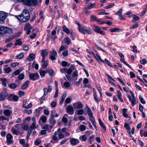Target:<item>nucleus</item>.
Here are the masks:
<instances>
[{
  "instance_id": "1",
  "label": "nucleus",
  "mask_w": 147,
  "mask_h": 147,
  "mask_svg": "<svg viewBox=\"0 0 147 147\" xmlns=\"http://www.w3.org/2000/svg\"><path fill=\"white\" fill-rule=\"evenodd\" d=\"M18 20L22 22H25L28 21L30 18V14L27 9H24L22 13L19 15L15 16Z\"/></svg>"
},
{
  "instance_id": "2",
  "label": "nucleus",
  "mask_w": 147,
  "mask_h": 147,
  "mask_svg": "<svg viewBox=\"0 0 147 147\" xmlns=\"http://www.w3.org/2000/svg\"><path fill=\"white\" fill-rule=\"evenodd\" d=\"M13 32V30L11 28L3 26L0 27V36L6 33L11 34Z\"/></svg>"
},
{
  "instance_id": "3",
  "label": "nucleus",
  "mask_w": 147,
  "mask_h": 147,
  "mask_svg": "<svg viewBox=\"0 0 147 147\" xmlns=\"http://www.w3.org/2000/svg\"><path fill=\"white\" fill-rule=\"evenodd\" d=\"M55 113V111H51L50 115V118L49 120V122L51 124L50 125V128L51 129H52L53 128L56 123V121L54 119Z\"/></svg>"
},
{
  "instance_id": "4",
  "label": "nucleus",
  "mask_w": 147,
  "mask_h": 147,
  "mask_svg": "<svg viewBox=\"0 0 147 147\" xmlns=\"http://www.w3.org/2000/svg\"><path fill=\"white\" fill-rule=\"evenodd\" d=\"M30 79L33 81L36 80L39 78V76L37 73H31L29 75Z\"/></svg>"
},
{
  "instance_id": "5",
  "label": "nucleus",
  "mask_w": 147,
  "mask_h": 147,
  "mask_svg": "<svg viewBox=\"0 0 147 147\" xmlns=\"http://www.w3.org/2000/svg\"><path fill=\"white\" fill-rule=\"evenodd\" d=\"M93 29L94 32L100 34L104 35L105 34V32L101 30V28L98 26L94 25L93 26Z\"/></svg>"
},
{
  "instance_id": "6",
  "label": "nucleus",
  "mask_w": 147,
  "mask_h": 147,
  "mask_svg": "<svg viewBox=\"0 0 147 147\" xmlns=\"http://www.w3.org/2000/svg\"><path fill=\"white\" fill-rule=\"evenodd\" d=\"M73 106L76 109H81L83 108V105L80 101L76 102L73 104Z\"/></svg>"
},
{
  "instance_id": "7",
  "label": "nucleus",
  "mask_w": 147,
  "mask_h": 147,
  "mask_svg": "<svg viewBox=\"0 0 147 147\" xmlns=\"http://www.w3.org/2000/svg\"><path fill=\"white\" fill-rule=\"evenodd\" d=\"M40 54L42 58L41 62L42 63L45 60L46 57L48 55V53L47 50L46 49L42 50L40 53Z\"/></svg>"
},
{
  "instance_id": "8",
  "label": "nucleus",
  "mask_w": 147,
  "mask_h": 147,
  "mask_svg": "<svg viewBox=\"0 0 147 147\" xmlns=\"http://www.w3.org/2000/svg\"><path fill=\"white\" fill-rule=\"evenodd\" d=\"M7 142L8 145L12 144L14 143L13 136L10 133H8L6 136Z\"/></svg>"
},
{
  "instance_id": "9",
  "label": "nucleus",
  "mask_w": 147,
  "mask_h": 147,
  "mask_svg": "<svg viewBox=\"0 0 147 147\" xmlns=\"http://www.w3.org/2000/svg\"><path fill=\"white\" fill-rule=\"evenodd\" d=\"M66 112L70 115H72L74 113V110L73 107L70 105H69L66 109Z\"/></svg>"
},
{
  "instance_id": "10",
  "label": "nucleus",
  "mask_w": 147,
  "mask_h": 147,
  "mask_svg": "<svg viewBox=\"0 0 147 147\" xmlns=\"http://www.w3.org/2000/svg\"><path fill=\"white\" fill-rule=\"evenodd\" d=\"M7 16L6 13L0 11V23H3Z\"/></svg>"
},
{
  "instance_id": "11",
  "label": "nucleus",
  "mask_w": 147,
  "mask_h": 147,
  "mask_svg": "<svg viewBox=\"0 0 147 147\" xmlns=\"http://www.w3.org/2000/svg\"><path fill=\"white\" fill-rule=\"evenodd\" d=\"M32 28L30 24L29 23H27L26 24L25 28V30L27 31L26 34L27 35H29L30 34L31 32V30Z\"/></svg>"
},
{
  "instance_id": "12",
  "label": "nucleus",
  "mask_w": 147,
  "mask_h": 147,
  "mask_svg": "<svg viewBox=\"0 0 147 147\" xmlns=\"http://www.w3.org/2000/svg\"><path fill=\"white\" fill-rule=\"evenodd\" d=\"M70 143L72 145H76L80 142L78 140L73 138H70Z\"/></svg>"
},
{
  "instance_id": "13",
  "label": "nucleus",
  "mask_w": 147,
  "mask_h": 147,
  "mask_svg": "<svg viewBox=\"0 0 147 147\" xmlns=\"http://www.w3.org/2000/svg\"><path fill=\"white\" fill-rule=\"evenodd\" d=\"M8 94V93L6 91L1 93L0 94V101L4 100Z\"/></svg>"
},
{
  "instance_id": "14",
  "label": "nucleus",
  "mask_w": 147,
  "mask_h": 147,
  "mask_svg": "<svg viewBox=\"0 0 147 147\" xmlns=\"http://www.w3.org/2000/svg\"><path fill=\"white\" fill-rule=\"evenodd\" d=\"M3 114L5 116H9L12 114V111L9 109H7L4 110Z\"/></svg>"
},
{
  "instance_id": "15",
  "label": "nucleus",
  "mask_w": 147,
  "mask_h": 147,
  "mask_svg": "<svg viewBox=\"0 0 147 147\" xmlns=\"http://www.w3.org/2000/svg\"><path fill=\"white\" fill-rule=\"evenodd\" d=\"M96 5V3H90L86 5L84 8V9L85 10L90 9L93 8Z\"/></svg>"
},
{
  "instance_id": "16",
  "label": "nucleus",
  "mask_w": 147,
  "mask_h": 147,
  "mask_svg": "<svg viewBox=\"0 0 147 147\" xmlns=\"http://www.w3.org/2000/svg\"><path fill=\"white\" fill-rule=\"evenodd\" d=\"M75 68L73 65H71L69 68L68 69H67V73L68 74H71L73 70L75 69Z\"/></svg>"
},
{
  "instance_id": "17",
  "label": "nucleus",
  "mask_w": 147,
  "mask_h": 147,
  "mask_svg": "<svg viewBox=\"0 0 147 147\" xmlns=\"http://www.w3.org/2000/svg\"><path fill=\"white\" fill-rule=\"evenodd\" d=\"M35 56V54L31 53L29 55V57H27V59L29 61H32L34 59Z\"/></svg>"
},
{
  "instance_id": "18",
  "label": "nucleus",
  "mask_w": 147,
  "mask_h": 147,
  "mask_svg": "<svg viewBox=\"0 0 147 147\" xmlns=\"http://www.w3.org/2000/svg\"><path fill=\"white\" fill-rule=\"evenodd\" d=\"M12 132L15 135H18L20 133V132L17 130L14 127H12L11 129Z\"/></svg>"
},
{
  "instance_id": "19",
  "label": "nucleus",
  "mask_w": 147,
  "mask_h": 147,
  "mask_svg": "<svg viewBox=\"0 0 147 147\" xmlns=\"http://www.w3.org/2000/svg\"><path fill=\"white\" fill-rule=\"evenodd\" d=\"M54 71L52 69H48L46 70V73H48L50 76H52L54 75Z\"/></svg>"
},
{
  "instance_id": "20",
  "label": "nucleus",
  "mask_w": 147,
  "mask_h": 147,
  "mask_svg": "<svg viewBox=\"0 0 147 147\" xmlns=\"http://www.w3.org/2000/svg\"><path fill=\"white\" fill-rule=\"evenodd\" d=\"M63 31L67 34H68L70 33V30L67 28L65 25H63L62 26Z\"/></svg>"
},
{
  "instance_id": "21",
  "label": "nucleus",
  "mask_w": 147,
  "mask_h": 147,
  "mask_svg": "<svg viewBox=\"0 0 147 147\" xmlns=\"http://www.w3.org/2000/svg\"><path fill=\"white\" fill-rule=\"evenodd\" d=\"M0 81L2 82V85L4 87L7 86L6 82L7 81V79L6 78H0Z\"/></svg>"
},
{
  "instance_id": "22",
  "label": "nucleus",
  "mask_w": 147,
  "mask_h": 147,
  "mask_svg": "<svg viewBox=\"0 0 147 147\" xmlns=\"http://www.w3.org/2000/svg\"><path fill=\"white\" fill-rule=\"evenodd\" d=\"M29 83V81L28 80H27L26 81L25 83L22 86L21 89L22 90H25L28 87Z\"/></svg>"
},
{
  "instance_id": "23",
  "label": "nucleus",
  "mask_w": 147,
  "mask_h": 147,
  "mask_svg": "<svg viewBox=\"0 0 147 147\" xmlns=\"http://www.w3.org/2000/svg\"><path fill=\"white\" fill-rule=\"evenodd\" d=\"M42 128L45 129V130L47 131L49 133L51 132V129L50 128V125H49L47 124H45Z\"/></svg>"
},
{
  "instance_id": "24",
  "label": "nucleus",
  "mask_w": 147,
  "mask_h": 147,
  "mask_svg": "<svg viewBox=\"0 0 147 147\" xmlns=\"http://www.w3.org/2000/svg\"><path fill=\"white\" fill-rule=\"evenodd\" d=\"M47 120V117L45 115H43L40 117L39 121V123H40L41 121L43 123H45L46 121Z\"/></svg>"
},
{
  "instance_id": "25",
  "label": "nucleus",
  "mask_w": 147,
  "mask_h": 147,
  "mask_svg": "<svg viewBox=\"0 0 147 147\" xmlns=\"http://www.w3.org/2000/svg\"><path fill=\"white\" fill-rule=\"evenodd\" d=\"M85 27H82L81 26V25L80 26V27H78L79 32L83 34H84L85 35L86 34V33L85 32Z\"/></svg>"
},
{
  "instance_id": "26",
  "label": "nucleus",
  "mask_w": 147,
  "mask_h": 147,
  "mask_svg": "<svg viewBox=\"0 0 147 147\" xmlns=\"http://www.w3.org/2000/svg\"><path fill=\"white\" fill-rule=\"evenodd\" d=\"M30 6H34L37 4V0H30Z\"/></svg>"
},
{
  "instance_id": "27",
  "label": "nucleus",
  "mask_w": 147,
  "mask_h": 147,
  "mask_svg": "<svg viewBox=\"0 0 147 147\" xmlns=\"http://www.w3.org/2000/svg\"><path fill=\"white\" fill-rule=\"evenodd\" d=\"M43 63L42 65V67L43 69H45L48 66L49 63V61L48 60H45L43 62Z\"/></svg>"
},
{
  "instance_id": "28",
  "label": "nucleus",
  "mask_w": 147,
  "mask_h": 147,
  "mask_svg": "<svg viewBox=\"0 0 147 147\" xmlns=\"http://www.w3.org/2000/svg\"><path fill=\"white\" fill-rule=\"evenodd\" d=\"M30 0H23L22 1L23 4L26 6H30Z\"/></svg>"
},
{
  "instance_id": "29",
  "label": "nucleus",
  "mask_w": 147,
  "mask_h": 147,
  "mask_svg": "<svg viewBox=\"0 0 147 147\" xmlns=\"http://www.w3.org/2000/svg\"><path fill=\"white\" fill-rule=\"evenodd\" d=\"M8 86L10 88L12 89H15L17 86V85L14 83H11L8 85Z\"/></svg>"
},
{
  "instance_id": "30",
  "label": "nucleus",
  "mask_w": 147,
  "mask_h": 147,
  "mask_svg": "<svg viewBox=\"0 0 147 147\" xmlns=\"http://www.w3.org/2000/svg\"><path fill=\"white\" fill-rule=\"evenodd\" d=\"M98 121L99 124L101 127L104 130H106V126L103 123L100 119L99 118L98 119Z\"/></svg>"
},
{
  "instance_id": "31",
  "label": "nucleus",
  "mask_w": 147,
  "mask_h": 147,
  "mask_svg": "<svg viewBox=\"0 0 147 147\" xmlns=\"http://www.w3.org/2000/svg\"><path fill=\"white\" fill-rule=\"evenodd\" d=\"M64 42L67 45H69L71 42V40L68 37H66L64 39Z\"/></svg>"
},
{
  "instance_id": "32",
  "label": "nucleus",
  "mask_w": 147,
  "mask_h": 147,
  "mask_svg": "<svg viewBox=\"0 0 147 147\" xmlns=\"http://www.w3.org/2000/svg\"><path fill=\"white\" fill-rule=\"evenodd\" d=\"M109 30L111 32H119L120 31L119 28H117L110 29Z\"/></svg>"
},
{
  "instance_id": "33",
  "label": "nucleus",
  "mask_w": 147,
  "mask_h": 147,
  "mask_svg": "<svg viewBox=\"0 0 147 147\" xmlns=\"http://www.w3.org/2000/svg\"><path fill=\"white\" fill-rule=\"evenodd\" d=\"M90 18L91 19V21H96L97 22H100V20L98 18L94 15L92 16Z\"/></svg>"
},
{
  "instance_id": "34",
  "label": "nucleus",
  "mask_w": 147,
  "mask_h": 147,
  "mask_svg": "<svg viewBox=\"0 0 147 147\" xmlns=\"http://www.w3.org/2000/svg\"><path fill=\"white\" fill-rule=\"evenodd\" d=\"M9 118H7L5 116L2 115L0 117V121L5 120L9 121Z\"/></svg>"
},
{
  "instance_id": "35",
  "label": "nucleus",
  "mask_w": 147,
  "mask_h": 147,
  "mask_svg": "<svg viewBox=\"0 0 147 147\" xmlns=\"http://www.w3.org/2000/svg\"><path fill=\"white\" fill-rule=\"evenodd\" d=\"M85 30V32H86V33L88 34H92V30L90 28H88L86 27Z\"/></svg>"
},
{
  "instance_id": "36",
  "label": "nucleus",
  "mask_w": 147,
  "mask_h": 147,
  "mask_svg": "<svg viewBox=\"0 0 147 147\" xmlns=\"http://www.w3.org/2000/svg\"><path fill=\"white\" fill-rule=\"evenodd\" d=\"M123 115L124 117L126 118L128 117V115L127 113V109H123Z\"/></svg>"
},
{
  "instance_id": "37",
  "label": "nucleus",
  "mask_w": 147,
  "mask_h": 147,
  "mask_svg": "<svg viewBox=\"0 0 147 147\" xmlns=\"http://www.w3.org/2000/svg\"><path fill=\"white\" fill-rule=\"evenodd\" d=\"M117 97L121 102L123 101V98H121V93L119 90L117 91Z\"/></svg>"
},
{
  "instance_id": "38",
  "label": "nucleus",
  "mask_w": 147,
  "mask_h": 147,
  "mask_svg": "<svg viewBox=\"0 0 147 147\" xmlns=\"http://www.w3.org/2000/svg\"><path fill=\"white\" fill-rule=\"evenodd\" d=\"M67 96V94L66 93H64L62 96L61 99V100L60 102V104H62L63 103L64 100H65V98Z\"/></svg>"
},
{
  "instance_id": "39",
  "label": "nucleus",
  "mask_w": 147,
  "mask_h": 147,
  "mask_svg": "<svg viewBox=\"0 0 147 147\" xmlns=\"http://www.w3.org/2000/svg\"><path fill=\"white\" fill-rule=\"evenodd\" d=\"M24 54L23 53H22L19 55L16 56V58L17 59H21L24 57Z\"/></svg>"
},
{
  "instance_id": "40",
  "label": "nucleus",
  "mask_w": 147,
  "mask_h": 147,
  "mask_svg": "<svg viewBox=\"0 0 147 147\" xmlns=\"http://www.w3.org/2000/svg\"><path fill=\"white\" fill-rule=\"evenodd\" d=\"M22 44V42L20 39L17 40L15 43V45H21Z\"/></svg>"
},
{
  "instance_id": "41",
  "label": "nucleus",
  "mask_w": 147,
  "mask_h": 147,
  "mask_svg": "<svg viewBox=\"0 0 147 147\" xmlns=\"http://www.w3.org/2000/svg\"><path fill=\"white\" fill-rule=\"evenodd\" d=\"M93 96L95 101H96L97 102H99L100 101V99L97 98V95L96 93L94 92V93Z\"/></svg>"
},
{
  "instance_id": "42",
  "label": "nucleus",
  "mask_w": 147,
  "mask_h": 147,
  "mask_svg": "<svg viewBox=\"0 0 147 147\" xmlns=\"http://www.w3.org/2000/svg\"><path fill=\"white\" fill-rule=\"evenodd\" d=\"M95 55L96 56V57L97 59H96L97 60H98V59H99L102 62H104V61L101 59L100 56L99 55L98 53L97 52V53L96 54V55Z\"/></svg>"
},
{
  "instance_id": "43",
  "label": "nucleus",
  "mask_w": 147,
  "mask_h": 147,
  "mask_svg": "<svg viewBox=\"0 0 147 147\" xmlns=\"http://www.w3.org/2000/svg\"><path fill=\"white\" fill-rule=\"evenodd\" d=\"M35 116L36 117H38L40 115V111L38 109H36L34 112Z\"/></svg>"
},
{
  "instance_id": "44",
  "label": "nucleus",
  "mask_w": 147,
  "mask_h": 147,
  "mask_svg": "<svg viewBox=\"0 0 147 147\" xmlns=\"http://www.w3.org/2000/svg\"><path fill=\"white\" fill-rule=\"evenodd\" d=\"M71 101V99L70 98H66L64 103L65 105H66L67 104L69 103Z\"/></svg>"
},
{
  "instance_id": "45",
  "label": "nucleus",
  "mask_w": 147,
  "mask_h": 147,
  "mask_svg": "<svg viewBox=\"0 0 147 147\" xmlns=\"http://www.w3.org/2000/svg\"><path fill=\"white\" fill-rule=\"evenodd\" d=\"M87 107L88 109V115L90 117H93V114L92 113L91 110L90 109L88 106H87Z\"/></svg>"
},
{
  "instance_id": "46",
  "label": "nucleus",
  "mask_w": 147,
  "mask_h": 147,
  "mask_svg": "<svg viewBox=\"0 0 147 147\" xmlns=\"http://www.w3.org/2000/svg\"><path fill=\"white\" fill-rule=\"evenodd\" d=\"M79 139L80 140H81L82 142H85L86 140V138L85 135L80 136Z\"/></svg>"
},
{
  "instance_id": "47",
  "label": "nucleus",
  "mask_w": 147,
  "mask_h": 147,
  "mask_svg": "<svg viewBox=\"0 0 147 147\" xmlns=\"http://www.w3.org/2000/svg\"><path fill=\"white\" fill-rule=\"evenodd\" d=\"M3 70L5 73H8L11 71V68L10 67L5 68L3 69Z\"/></svg>"
},
{
  "instance_id": "48",
  "label": "nucleus",
  "mask_w": 147,
  "mask_h": 147,
  "mask_svg": "<svg viewBox=\"0 0 147 147\" xmlns=\"http://www.w3.org/2000/svg\"><path fill=\"white\" fill-rule=\"evenodd\" d=\"M46 73H46V71L41 70L40 72V75L42 78L45 76V75Z\"/></svg>"
},
{
  "instance_id": "49",
  "label": "nucleus",
  "mask_w": 147,
  "mask_h": 147,
  "mask_svg": "<svg viewBox=\"0 0 147 147\" xmlns=\"http://www.w3.org/2000/svg\"><path fill=\"white\" fill-rule=\"evenodd\" d=\"M79 129L81 131H83L86 129V127L84 125H81L79 126Z\"/></svg>"
},
{
  "instance_id": "50",
  "label": "nucleus",
  "mask_w": 147,
  "mask_h": 147,
  "mask_svg": "<svg viewBox=\"0 0 147 147\" xmlns=\"http://www.w3.org/2000/svg\"><path fill=\"white\" fill-rule=\"evenodd\" d=\"M139 20V18L136 15H134L133 16V19L132 20V22H134L135 21H138Z\"/></svg>"
},
{
  "instance_id": "51",
  "label": "nucleus",
  "mask_w": 147,
  "mask_h": 147,
  "mask_svg": "<svg viewBox=\"0 0 147 147\" xmlns=\"http://www.w3.org/2000/svg\"><path fill=\"white\" fill-rule=\"evenodd\" d=\"M68 64V63L65 61H62V65L64 67H65L67 66ZM70 64H69L68 66H69Z\"/></svg>"
},
{
  "instance_id": "52",
  "label": "nucleus",
  "mask_w": 147,
  "mask_h": 147,
  "mask_svg": "<svg viewBox=\"0 0 147 147\" xmlns=\"http://www.w3.org/2000/svg\"><path fill=\"white\" fill-rule=\"evenodd\" d=\"M56 135H57L56 132H55V135L53 136L52 138V139L53 140H54L55 141H56L57 142L58 138L56 136Z\"/></svg>"
},
{
  "instance_id": "53",
  "label": "nucleus",
  "mask_w": 147,
  "mask_h": 147,
  "mask_svg": "<svg viewBox=\"0 0 147 147\" xmlns=\"http://www.w3.org/2000/svg\"><path fill=\"white\" fill-rule=\"evenodd\" d=\"M142 130H141L140 131V134L141 136L142 137L143 136H144L145 137H147V131L145 132L143 134L142 133Z\"/></svg>"
},
{
  "instance_id": "54",
  "label": "nucleus",
  "mask_w": 147,
  "mask_h": 147,
  "mask_svg": "<svg viewBox=\"0 0 147 147\" xmlns=\"http://www.w3.org/2000/svg\"><path fill=\"white\" fill-rule=\"evenodd\" d=\"M32 67H34L36 69H37L38 68V64L34 62H33L32 64Z\"/></svg>"
},
{
  "instance_id": "55",
  "label": "nucleus",
  "mask_w": 147,
  "mask_h": 147,
  "mask_svg": "<svg viewBox=\"0 0 147 147\" xmlns=\"http://www.w3.org/2000/svg\"><path fill=\"white\" fill-rule=\"evenodd\" d=\"M36 123H32L30 127V128L32 129H34L36 128Z\"/></svg>"
},
{
  "instance_id": "56",
  "label": "nucleus",
  "mask_w": 147,
  "mask_h": 147,
  "mask_svg": "<svg viewBox=\"0 0 147 147\" xmlns=\"http://www.w3.org/2000/svg\"><path fill=\"white\" fill-rule=\"evenodd\" d=\"M139 26V24L137 23L135 24L134 25H133L131 27L129 28L130 29H133L136 28L138 27Z\"/></svg>"
},
{
  "instance_id": "57",
  "label": "nucleus",
  "mask_w": 147,
  "mask_h": 147,
  "mask_svg": "<svg viewBox=\"0 0 147 147\" xmlns=\"http://www.w3.org/2000/svg\"><path fill=\"white\" fill-rule=\"evenodd\" d=\"M24 78V75L23 74H21L20 75H19L18 77V79H20V80H22Z\"/></svg>"
},
{
  "instance_id": "58",
  "label": "nucleus",
  "mask_w": 147,
  "mask_h": 147,
  "mask_svg": "<svg viewBox=\"0 0 147 147\" xmlns=\"http://www.w3.org/2000/svg\"><path fill=\"white\" fill-rule=\"evenodd\" d=\"M59 92V89L57 87L56 88V90L55 92V95L54 96V98H56L58 96V94Z\"/></svg>"
},
{
  "instance_id": "59",
  "label": "nucleus",
  "mask_w": 147,
  "mask_h": 147,
  "mask_svg": "<svg viewBox=\"0 0 147 147\" xmlns=\"http://www.w3.org/2000/svg\"><path fill=\"white\" fill-rule=\"evenodd\" d=\"M12 97L13 101H14L16 102L17 101L18 99V97L17 95H13V96Z\"/></svg>"
},
{
  "instance_id": "60",
  "label": "nucleus",
  "mask_w": 147,
  "mask_h": 147,
  "mask_svg": "<svg viewBox=\"0 0 147 147\" xmlns=\"http://www.w3.org/2000/svg\"><path fill=\"white\" fill-rule=\"evenodd\" d=\"M130 101L132 106H134L136 104V99H132Z\"/></svg>"
},
{
  "instance_id": "61",
  "label": "nucleus",
  "mask_w": 147,
  "mask_h": 147,
  "mask_svg": "<svg viewBox=\"0 0 147 147\" xmlns=\"http://www.w3.org/2000/svg\"><path fill=\"white\" fill-rule=\"evenodd\" d=\"M114 5H115V4L113 3L112 4H111V5H107L105 7H104V8H105V9H109V8L112 7H113L114 6Z\"/></svg>"
},
{
  "instance_id": "62",
  "label": "nucleus",
  "mask_w": 147,
  "mask_h": 147,
  "mask_svg": "<svg viewBox=\"0 0 147 147\" xmlns=\"http://www.w3.org/2000/svg\"><path fill=\"white\" fill-rule=\"evenodd\" d=\"M83 110L80 109L78 111L77 114L78 115H81L83 114Z\"/></svg>"
},
{
  "instance_id": "63",
  "label": "nucleus",
  "mask_w": 147,
  "mask_h": 147,
  "mask_svg": "<svg viewBox=\"0 0 147 147\" xmlns=\"http://www.w3.org/2000/svg\"><path fill=\"white\" fill-rule=\"evenodd\" d=\"M140 62L141 64L144 65L147 63V61L146 59H143L142 60H140Z\"/></svg>"
},
{
  "instance_id": "64",
  "label": "nucleus",
  "mask_w": 147,
  "mask_h": 147,
  "mask_svg": "<svg viewBox=\"0 0 147 147\" xmlns=\"http://www.w3.org/2000/svg\"><path fill=\"white\" fill-rule=\"evenodd\" d=\"M73 76L74 77H78V71L76 70L73 73Z\"/></svg>"
}]
</instances>
